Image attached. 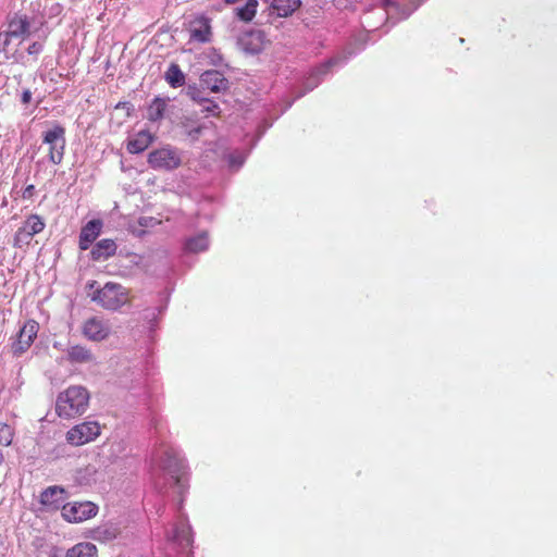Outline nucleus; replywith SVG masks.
<instances>
[{
  "label": "nucleus",
  "instance_id": "obj_8",
  "mask_svg": "<svg viewBox=\"0 0 557 557\" xmlns=\"http://www.w3.org/2000/svg\"><path fill=\"white\" fill-rule=\"evenodd\" d=\"M98 512V506L92 502H73L63 505L62 517L71 523H79L94 518Z\"/></svg>",
  "mask_w": 557,
  "mask_h": 557
},
{
  "label": "nucleus",
  "instance_id": "obj_30",
  "mask_svg": "<svg viewBox=\"0 0 557 557\" xmlns=\"http://www.w3.org/2000/svg\"><path fill=\"white\" fill-rule=\"evenodd\" d=\"M42 50V45L39 44V42H33L28 48H27V52L28 54L30 55H37L38 53H40Z\"/></svg>",
  "mask_w": 557,
  "mask_h": 557
},
{
  "label": "nucleus",
  "instance_id": "obj_4",
  "mask_svg": "<svg viewBox=\"0 0 557 557\" xmlns=\"http://www.w3.org/2000/svg\"><path fill=\"white\" fill-rule=\"evenodd\" d=\"M42 143L49 146V161L54 165L60 164L65 150V128L60 124H53L51 128L42 133Z\"/></svg>",
  "mask_w": 557,
  "mask_h": 557
},
{
  "label": "nucleus",
  "instance_id": "obj_14",
  "mask_svg": "<svg viewBox=\"0 0 557 557\" xmlns=\"http://www.w3.org/2000/svg\"><path fill=\"white\" fill-rule=\"evenodd\" d=\"M201 85L212 92H220L227 89L228 82L223 73L216 70H209L200 76Z\"/></svg>",
  "mask_w": 557,
  "mask_h": 557
},
{
  "label": "nucleus",
  "instance_id": "obj_3",
  "mask_svg": "<svg viewBox=\"0 0 557 557\" xmlns=\"http://www.w3.org/2000/svg\"><path fill=\"white\" fill-rule=\"evenodd\" d=\"M160 467L171 475L178 488V493L182 494L186 490V470L177 453L172 448L164 449L160 458Z\"/></svg>",
  "mask_w": 557,
  "mask_h": 557
},
{
  "label": "nucleus",
  "instance_id": "obj_18",
  "mask_svg": "<svg viewBox=\"0 0 557 557\" xmlns=\"http://www.w3.org/2000/svg\"><path fill=\"white\" fill-rule=\"evenodd\" d=\"M65 557H98V549L92 543L81 542L71 547Z\"/></svg>",
  "mask_w": 557,
  "mask_h": 557
},
{
  "label": "nucleus",
  "instance_id": "obj_34",
  "mask_svg": "<svg viewBox=\"0 0 557 557\" xmlns=\"http://www.w3.org/2000/svg\"><path fill=\"white\" fill-rule=\"evenodd\" d=\"M226 3H236L238 2L239 0H224Z\"/></svg>",
  "mask_w": 557,
  "mask_h": 557
},
{
  "label": "nucleus",
  "instance_id": "obj_13",
  "mask_svg": "<svg viewBox=\"0 0 557 557\" xmlns=\"http://www.w3.org/2000/svg\"><path fill=\"white\" fill-rule=\"evenodd\" d=\"M102 221L95 219L84 225L79 233L78 247L81 250H87L97 239L102 230Z\"/></svg>",
  "mask_w": 557,
  "mask_h": 557
},
{
  "label": "nucleus",
  "instance_id": "obj_26",
  "mask_svg": "<svg viewBox=\"0 0 557 557\" xmlns=\"http://www.w3.org/2000/svg\"><path fill=\"white\" fill-rule=\"evenodd\" d=\"M14 438V429L8 423L0 422V445L10 446Z\"/></svg>",
  "mask_w": 557,
  "mask_h": 557
},
{
  "label": "nucleus",
  "instance_id": "obj_27",
  "mask_svg": "<svg viewBox=\"0 0 557 557\" xmlns=\"http://www.w3.org/2000/svg\"><path fill=\"white\" fill-rule=\"evenodd\" d=\"M338 63V60L337 59H330L323 63H321L320 65H318L315 69L312 70V75L313 76H322V75H325L327 74L331 69L336 65Z\"/></svg>",
  "mask_w": 557,
  "mask_h": 557
},
{
  "label": "nucleus",
  "instance_id": "obj_25",
  "mask_svg": "<svg viewBox=\"0 0 557 557\" xmlns=\"http://www.w3.org/2000/svg\"><path fill=\"white\" fill-rule=\"evenodd\" d=\"M165 79L172 87H181L185 84V76L175 63H172L165 72Z\"/></svg>",
  "mask_w": 557,
  "mask_h": 557
},
{
  "label": "nucleus",
  "instance_id": "obj_21",
  "mask_svg": "<svg viewBox=\"0 0 557 557\" xmlns=\"http://www.w3.org/2000/svg\"><path fill=\"white\" fill-rule=\"evenodd\" d=\"M300 0H273L272 8L281 17L292 15L299 7Z\"/></svg>",
  "mask_w": 557,
  "mask_h": 557
},
{
  "label": "nucleus",
  "instance_id": "obj_19",
  "mask_svg": "<svg viewBox=\"0 0 557 557\" xmlns=\"http://www.w3.org/2000/svg\"><path fill=\"white\" fill-rule=\"evenodd\" d=\"M67 359L73 363H85L92 361L94 356L85 346L74 345L67 349Z\"/></svg>",
  "mask_w": 557,
  "mask_h": 557
},
{
  "label": "nucleus",
  "instance_id": "obj_15",
  "mask_svg": "<svg viewBox=\"0 0 557 557\" xmlns=\"http://www.w3.org/2000/svg\"><path fill=\"white\" fill-rule=\"evenodd\" d=\"M117 245L113 239L104 238L99 240L90 251L94 261H104L116 253Z\"/></svg>",
  "mask_w": 557,
  "mask_h": 557
},
{
  "label": "nucleus",
  "instance_id": "obj_35",
  "mask_svg": "<svg viewBox=\"0 0 557 557\" xmlns=\"http://www.w3.org/2000/svg\"><path fill=\"white\" fill-rule=\"evenodd\" d=\"M384 1V5L387 7L389 4H392V1L391 0H383Z\"/></svg>",
  "mask_w": 557,
  "mask_h": 557
},
{
  "label": "nucleus",
  "instance_id": "obj_6",
  "mask_svg": "<svg viewBox=\"0 0 557 557\" xmlns=\"http://www.w3.org/2000/svg\"><path fill=\"white\" fill-rule=\"evenodd\" d=\"M101 433L97 421H85L76 424L66 432V441L74 446H82L95 441Z\"/></svg>",
  "mask_w": 557,
  "mask_h": 557
},
{
  "label": "nucleus",
  "instance_id": "obj_5",
  "mask_svg": "<svg viewBox=\"0 0 557 557\" xmlns=\"http://www.w3.org/2000/svg\"><path fill=\"white\" fill-rule=\"evenodd\" d=\"M45 227L46 222L39 214L27 215L14 234L13 246L20 249L29 246L33 237L40 234Z\"/></svg>",
  "mask_w": 557,
  "mask_h": 557
},
{
  "label": "nucleus",
  "instance_id": "obj_9",
  "mask_svg": "<svg viewBox=\"0 0 557 557\" xmlns=\"http://www.w3.org/2000/svg\"><path fill=\"white\" fill-rule=\"evenodd\" d=\"M82 334L91 342H103L111 335V325L100 317H91L84 321Z\"/></svg>",
  "mask_w": 557,
  "mask_h": 557
},
{
  "label": "nucleus",
  "instance_id": "obj_33",
  "mask_svg": "<svg viewBox=\"0 0 557 557\" xmlns=\"http://www.w3.org/2000/svg\"><path fill=\"white\" fill-rule=\"evenodd\" d=\"M4 461V455L3 453L0 450V466L3 463Z\"/></svg>",
  "mask_w": 557,
  "mask_h": 557
},
{
  "label": "nucleus",
  "instance_id": "obj_32",
  "mask_svg": "<svg viewBox=\"0 0 557 557\" xmlns=\"http://www.w3.org/2000/svg\"><path fill=\"white\" fill-rule=\"evenodd\" d=\"M30 100H32V92H30V90H28V89L24 90L23 94H22V102L24 104H27V103L30 102Z\"/></svg>",
  "mask_w": 557,
  "mask_h": 557
},
{
  "label": "nucleus",
  "instance_id": "obj_29",
  "mask_svg": "<svg viewBox=\"0 0 557 557\" xmlns=\"http://www.w3.org/2000/svg\"><path fill=\"white\" fill-rule=\"evenodd\" d=\"M97 533L99 534L98 537H103L106 540H112V539L116 537L117 531L114 528L113 529L104 528V529H98Z\"/></svg>",
  "mask_w": 557,
  "mask_h": 557
},
{
  "label": "nucleus",
  "instance_id": "obj_31",
  "mask_svg": "<svg viewBox=\"0 0 557 557\" xmlns=\"http://www.w3.org/2000/svg\"><path fill=\"white\" fill-rule=\"evenodd\" d=\"M34 194H35V186L33 184H30L24 188V190L22 193V197L24 199H30L34 196Z\"/></svg>",
  "mask_w": 557,
  "mask_h": 557
},
{
  "label": "nucleus",
  "instance_id": "obj_24",
  "mask_svg": "<svg viewBox=\"0 0 557 557\" xmlns=\"http://www.w3.org/2000/svg\"><path fill=\"white\" fill-rule=\"evenodd\" d=\"M166 109L165 100L161 98H156L152 100L150 106L148 107L147 117L151 122L159 121L163 117Z\"/></svg>",
  "mask_w": 557,
  "mask_h": 557
},
{
  "label": "nucleus",
  "instance_id": "obj_28",
  "mask_svg": "<svg viewBox=\"0 0 557 557\" xmlns=\"http://www.w3.org/2000/svg\"><path fill=\"white\" fill-rule=\"evenodd\" d=\"M199 102L202 104V113L211 114L214 116L220 114V108L215 102L208 99H201Z\"/></svg>",
  "mask_w": 557,
  "mask_h": 557
},
{
  "label": "nucleus",
  "instance_id": "obj_10",
  "mask_svg": "<svg viewBox=\"0 0 557 557\" xmlns=\"http://www.w3.org/2000/svg\"><path fill=\"white\" fill-rule=\"evenodd\" d=\"M39 324L35 320H28L17 334V338L12 343L11 350L13 355L20 356L24 354L37 337Z\"/></svg>",
  "mask_w": 557,
  "mask_h": 557
},
{
  "label": "nucleus",
  "instance_id": "obj_17",
  "mask_svg": "<svg viewBox=\"0 0 557 557\" xmlns=\"http://www.w3.org/2000/svg\"><path fill=\"white\" fill-rule=\"evenodd\" d=\"M64 490L59 486H49L40 495L44 506L58 508L63 500Z\"/></svg>",
  "mask_w": 557,
  "mask_h": 557
},
{
  "label": "nucleus",
  "instance_id": "obj_2",
  "mask_svg": "<svg viewBox=\"0 0 557 557\" xmlns=\"http://www.w3.org/2000/svg\"><path fill=\"white\" fill-rule=\"evenodd\" d=\"M87 288L91 290L90 299L104 310L116 311L131 304L129 290L119 283L108 282L100 287L97 281H91Z\"/></svg>",
  "mask_w": 557,
  "mask_h": 557
},
{
  "label": "nucleus",
  "instance_id": "obj_23",
  "mask_svg": "<svg viewBox=\"0 0 557 557\" xmlns=\"http://www.w3.org/2000/svg\"><path fill=\"white\" fill-rule=\"evenodd\" d=\"M258 5V0H247L243 7L236 9V16L245 23L251 22L256 16Z\"/></svg>",
  "mask_w": 557,
  "mask_h": 557
},
{
  "label": "nucleus",
  "instance_id": "obj_22",
  "mask_svg": "<svg viewBox=\"0 0 557 557\" xmlns=\"http://www.w3.org/2000/svg\"><path fill=\"white\" fill-rule=\"evenodd\" d=\"M208 247L209 238L207 232H201L197 236L188 238L185 243L186 250L194 253L205 251Z\"/></svg>",
  "mask_w": 557,
  "mask_h": 557
},
{
  "label": "nucleus",
  "instance_id": "obj_16",
  "mask_svg": "<svg viewBox=\"0 0 557 557\" xmlns=\"http://www.w3.org/2000/svg\"><path fill=\"white\" fill-rule=\"evenodd\" d=\"M154 140V136L149 131H140L133 138H129L126 149L132 154L145 151Z\"/></svg>",
  "mask_w": 557,
  "mask_h": 557
},
{
  "label": "nucleus",
  "instance_id": "obj_12",
  "mask_svg": "<svg viewBox=\"0 0 557 557\" xmlns=\"http://www.w3.org/2000/svg\"><path fill=\"white\" fill-rule=\"evenodd\" d=\"M29 22L25 15H16L9 23L8 30L0 34V52L5 51L12 37H25L29 34Z\"/></svg>",
  "mask_w": 557,
  "mask_h": 557
},
{
  "label": "nucleus",
  "instance_id": "obj_11",
  "mask_svg": "<svg viewBox=\"0 0 557 557\" xmlns=\"http://www.w3.org/2000/svg\"><path fill=\"white\" fill-rule=\"evenodd\" d=\"M187 30L189 40L199 44H208L212 40L211 18L206 15H196L189 21Z\"/></svg>",
  "mask_w": 557,
  "mask_h": 557
},
{
  "label": "nucleus",
  "instance_id": "obj_20",
  "mask_svg": "<svg viewBox=\"0 0 557 557\" xmlns=\"http://www.w3.org/2000/svg\"><path fill=\"white\" fill-rule=\"evenodd\" d=\"M172 539L182 547V549H189L193 544V534L190 528L185 524L176 525L174 528Z\"/></svg>",
  "mask_w": 557,
  "mask_h": 557
},
{
  "label": "nucleus",
  "instance_id": "obj_7",
  "mask_svg": "<svg viewBox=\"0 0 557 557\" xmlns=\"http://www.w3.org/2000/svg\"><path fill=\"white\" fill-rule=\"evenodd\" d=\"M147 162L150 168L154 170L171 171L181 165L182 159L175 149L171 147H162L152 150L148 154Z\"/></svg>",
  "mask_w": 557,
  "mask_h": 557
},
{
  "label": "nucleus",
  "instance_id": "obj_1",
  "mask_svg": "<svg viewBox=\"0 0 557 557\" xmlns=\"http://www.w3.org/2000/svg\"><path fill=\"white\" fill-rule=\"evenodd\" d=\"M90 394L82 385H71L61 392L55 400V413L62 419H75L89 407Z\"/></svg>",
  "mask_w": 557,
  "mask_h": 557
}]
</instances>
